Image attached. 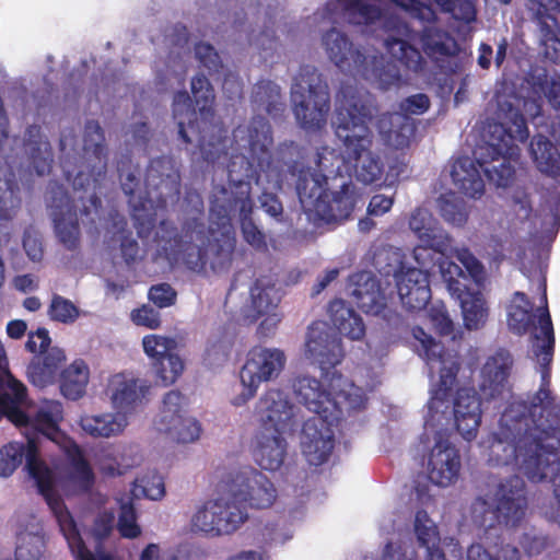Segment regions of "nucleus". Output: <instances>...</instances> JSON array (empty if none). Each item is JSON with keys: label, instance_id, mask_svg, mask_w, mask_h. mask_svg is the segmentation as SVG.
I'll return each instance as SVG.
<instances>
[{"label": "nucleus", "instance_id": "12", "mask_svg": "<svg viewBox=\"0 0 560 560\" xmlns=\"http://www.w3.org/2000/svg\"><path fill=\"white\" fill-rule=\"evenodd\" d=\"M412 335L418 341L416 347L419 354L425 358L430 369L432 390L424 427L425 430L433 431L448 421V392L454 385L458 364L455 354L444 352L443 348L422 328H413Z\"/></svg>", "mask_w": 560, "mask_h": 560}, {"label": "nucleus", "instance_id": "35", "mask_svg": "<svg viewBox=\"0 0 560 560\" xmlns=\"http://www.w3.org/2000/svg\"><path fill=\"white\" fill-rule=\"evenodd\" d=\"M350 293L358 307L365 313L380 314L387 302V293L371 272L362 271L350 278Z\"/></svg>", "mask_w": 560, "mask_h": 560}, {"label": "nucleus", "instance_id": "46", "mask_svg": "<svg viewBox=\"0 0 560 560\" xmlns=\"http://www.w3.org/2000/svg\"><path fill=\"white\" fill-rule=\"evenodd\" d=\"M415 532L420 545L427 549L425 560H445L444 553L438 548L440 538L436 526L423 511L416 514Z\"/></svg>", "mask_w": 560, "mask_h": 560}, {"label": "nucleus", "instance_id": "38", "mask_svg": "<svg viewBox=\"0 0 560 560\" xmlns=\"http://www.w3.org/2000/svg\"><path fill=\"white\" fill-rule=\"evenodd\" d=\"M479 165L469 158H460L454 162L451 176L454 184L465 195L477 198L483 194L485 184L480 176Z\"/></svg>", "mask_w": 560, "mask_h": 560}, {"label": "nucleus", "instance_id": "18", "mask_svg": "<svg viewBox=\"0 0 560 560\" xmlns=\"http://www.w3.org/2000/svg\"><path fill=\"white\" fill-rule=\"evenodd\" d=\"M248 520V511L228 486V493L206 501L192 514L190 530L206 537H220L237 532Z\"/></svg>", "mask_w": 560, "mask_h": 560}, {"label": "nucleus", "instance_id": "52", "mask_svg": "<svg viewBox=\"0 0 560 560\" xmlns=\"http://www.w3.org/2000/svg\"><path fill=\"white\" fill-rule=\"evenodd\" d=\"M45 550L44 537L38 534L24 533L18 538L13 560H39Z\"/></svg>", "mask_w": 560, "mask_h": 560}, {"label": "nucleus", "instance_id": "9", "mask_svg": "<svg viewBox=\"0 0 560 560\" xmlns=\"http://www.w3.org/2000/svg\"><path fill=\"white\" fill-rule=\"evenodd\" d=\"M191 94L185 90L178 91L173 97V116L177 120L179 138L185 143H191L186 124L188 128L198 135V144L202 159L208 163H215L222 156L228 154L226 136L217 137L213 140L206 141V137L201 135L197 121L198 108L203 119L212 118L214 115V90L209 79L205 74H197L191 79Z\"/></svg>", "mask_w": 560, "mask_h": 560}, {"label": "nucleus", "instance_id": "59", "mask_svg": "<svg viewBox=\"0 0 560 560\" xmlns=\"http://www.w3.org/2000/svg\"><path fill=\"white\" fill-rule=\"evenodd\" d=\"M428 316L433 327L441 335H451L453 332L454 323L443 304H433L429 310Z\"/></svg>", "mask_w": 560, "mask_h": 560}, {"label": "nucleus", "instance_id": "27", "mask_svg": "<svg viewBox=\"0 0 560 560\" xmlns=\"http://www.w3.org/2000/svg\"><path fill=\"white\" fill-rule=\"evenodd\" d=\"M145 354L152 360V368L163 386L173 384L184 371L183 360L173 351L176 341L159 335L145 336L142 340Z\"/></svg>", "mask_w": 560, "mask_h": 560}, {"label": "nucleus", "instance_id": "39", "mask_svg": "<svg viewBox=\"0 0 560 560\" xmlns=\"http://www.w3.org/2000/svg\"><path fill=\"white\" fill-rule=\"evenodd\" d=\"M272 131L269 121L261 116L254 117L248 126V147L252 159L259 166L269 163Z\"/></svg>", "mask_w": 560, "mask_h": 560}, {"label": "nucleus", "instance_id": "23", "mask_svg": "<svg viewBox=\"0 0 560 560\" xmlns=\"http://www.w3.org/2000/svg\"><path fill=\"white\" fill-rule=\"evenodd\" d=\"M186 397L178 390H170L163 399L162 409L154 421L159 432L177 443H191L199 439L200 423L184 416Z\"/></svg>", "mask_w": 560, "mask_h": 560}, {"label": "nucleus", "instance_id": "33", "mask_svg": "<svg viewBox=\"0 0 560 560\" xmlns=\"http://www.w3.org/2000/svg\"><path fill=\"white\" fill-rule=\"evenodd\" d=\"M149 389L150 386L139 384L138 380L118 373L109 378L106 393L117 412L126 417L142 402Z\"/></svg>", "mask_w": 560, "mask_h": 560}, {"label": "nucleus", "instance_id": "29", "mask_svg": "<svg viewBox=\"0 0 560 560\" xmlns=\"http://www.w3.org/2000/svg\"><path fill=\"white\" fill-rule=\"evenodd\" d=\"M400 11L420 22H431L435 13L433 4L444 12L452 13L456 20L470 23L475 20L476 11L469 0H389Z\"/></svg>", "mask_w": 560, "mask_h": 560}, {"label": "nucleus", "instance_id": "7", "mask_svg": "<svg viewBox=\"0 0 560 560\" xmlns=\"http://www.w3.org/2000/svg\"><path fill=\"white\" fill-rule=\"evenodd\" d=\"M183 220L178 229L171 220H161L154 243L167 260L182 259L187 269L201 273L209 262V226L205 223V203L196 189H186L182 203Z\"/></svg>", "mask_w": 560, "mask_h": 560}, {"label": "nucleus", "instance_id": "61", "mask_svg": "<svg viewBox=\"0 0 560 560\" xmlns=\"http://www.w3.org/2000/svg\"><path fill=\"white\" fill-rule=\"evenodd\" d=\"M115 514L113 511H104L100 513L93 523V536L102 541L109 537L114 528Z\"/></svg>", "mask_w": 560, "mask_h": 560}, {"label": "nucleus", "instance_id": "37", "mask_svg": "<svg viewBox=\"0 0 560 560\" xmlns=\"http://www.w3.org/2000/svg\"><path fill=\"white\" fill-rule=\"evenodd\" d=\"M20 206V187L15 174L0 158V220L13 219Z\"/></svg>", "mask_w": 560, "mask_h": 560}, {"label": "nucleus", "instance_id": "19", "mask_svg": "<svg viewBox=\"0 0 560 560\" xmlns=\"http://www.w3.org/2000/svg\"><path fill=\"white\" fill-rule=\"evenodd\" d=\"M258 420L254 458L264 470L280 469V389H268L255 407Z\"/></svg>", "mask_w": 560, "mask_h": 560}, {"label": "nucleus", "instance_id": "6", "mask_svg": "<svg viewBox=\"0 0 560 560\" xmlns=\"http://www.w3.org/2000/svg\"><path fill=\"white\" fill-rule=\"evenodd\" d=\"M542 290L541 303L534 312L533 305L523 292H515L506 306V318L509 328L523 335L530 327L534 328L533 353L541 366V388L533 402L532 417L539 416L535 425L540 422H549L551 419L560 417V406L556 404L555 397L547 389L549 385V371L547 366L552 360L553 353V328L550 315L547 308L546 284L541 282Z\"/></svg>", "mask_w": 560, "mask_h": 560}, {"label": "nucleus", "instance_id": "64", "mask_svg": "<svg viewBox=\"0 0 560 560\" xmlns=\"http://www.w3.org/2000/svg\"><path fill=\"white\" fill-rule=\"evenodd\" d=\"M120 253L128 265L133 264L138 258L139 244L138 241L131 236L130 232L121 236Z\"/></svg>", "mask_w": 560, "mask_h": 560}, {"label": "nucleus", "instance_id": "60", "mask_svg": "<svg viewBox=\"0 0 560 560\" xmlns=\"http://www.w3.org/2000/svg\"><path fill=\"white\" fill-rule=\"evenodd\" d=\"M277 85L269 80L257 82L253 89V102L258 106L266 108L268 113L272 110V98Z\"/></svg>", "mask_w": 560, "mask_h": 560}, {"label": "nucleus", "instance_id": "20", "mask_svg": "<svg viewBox=\"0 0 560 560\" xmlns=\"http://www.w3.org/2000/svg\"><path fill=\"white\" fill-rule=\"evenodd\" d=\"M495 512L487 510V503L478 500L472 506L475 521L481 526H492L495 516L500 523L514 527L525 517L526 498L524 482L518 477H513L498 487L495 492Z\"/></svg>", "mask_w": 560, "mask_h": 560}, {"label": "nucleus", "instance_id": "50", "mask_svg": "<svg viewBox=\"0 0 560 560\" xmlns=\"http://www.w3.org/2000/svg\"><path fill=\"white\" fill-rule=\"evenodd\" d=\"M387 51L392 57L402 62L408 69L419 71L422 67V56L404 37H390L384 42Z\"/></svg>", "mask_w": 560, "mask_h": 560}, {"label": "nucleus", "instance_id": "55", "mask_svg": "<svg viewBox=\"0 0 560 560\" xmlns=\"http://www.w3.org/2000/svg\"><path fill=\"white\" fill-rule=\"evenodd\" d=\"M195 56L200 65L209 71L210 75L220 73L223 69V62L219 52L210 44L197 43L195 45Z\"/></svg>", "mask_w": 560, "mask_h": 560}, {"label": "nucleus", "instance_id": "15", "mask_svg": "<svg viewBox=\"0 0 560 560\" xmlns=\"http://www.w3.org/2000/svg\"><path fill=\"white\" fill-rule=\"evenodd\" d=\"M325 178L307 173L298 183L300 202L310 220L327 223L347 219L353 210L355 199L349 186L340 192L324 189Z\"/></svg>", "mask_w": 560, "mask_h": 560}, {"label": "nucleus", "instance_id": "48", "mask_svg": "<svg viewBox=\"0 0 560 560\" xmlns=\"http://www.w3.org/2000/svg\"><path fill=\"white\" fill-rule=\"evenodd\" d=\"M67 457L71 467V480L78 485L82 491L89 492L94 486L95 476L90 463L84 456L83 451L78 444L73 443L67 450Z\"/></svg>", "mask_w": 560, "mask_h": 560}, {"label": "nucleus", "instance_id": "5", "mask_svg": "<svg viewBox=\"0 0 560 560\" xmlns=\"http://www.w3.org/2000/svg\"><path fill=\"white\" fill-rule=\"evenodd\" d=\"M117 172L124 194L132 209V219L138 235L148 237L155 226V215L144 213L147 203L164 208L168 202L178 200L180 194V173L174 161L159 156L150 161L144 178V194L141 191L140 170L133 166L131 159L122 158L117 163Z\"/></svg>", "mask_w": 560, "mask_h": 560}, {"label": "nucleus", "instance_id": "21", "mask_svg": "<svg viewBox=\"0 0 560 560\" xmlns=\"http://www.w3.org/2000/svg\"><path fill=\"white\" fill-rule=\"evenodd\" d=\"M50 343L49 331L44 327L31 331L25 342L27 351L37 353L27 365L26 374L30 383L38 388L54 384L66 361L65 351Z\"/></svg>", "mask_w": 560, "mask_h": 560}, {"label": "nucleus", "instance_id": "42", "mask_svg": "<svg viewBox=\"0 0 560 560\" xmlns=\"http://www.w3.org/2000/svg\"><path fill=\"white\" fill-rule=\"evenodd\" d=\"M327 9L330 12L341 11L342 19L355 25L370 24L381 18L378 8L365 4L360 0L330 1Z\"/></svg>", "mask_w": 560, "mask_h": 560}, {"label": "nucleus", "instance_id": "47", "mask_svg": "<svg viewBox=\"0 0 560 560\" xmlns=\"http://www.w3.org/2000/svg\"><path fill=\"white\" fill-rule=\"evenodd\" d=\"M529 152L540 172L550 175L558 173L560 154L546 137L541 135L534 137L530 141Z\"/></svg>", "mask_w": 560, "mask_h": 560}, {"label": "nucleus", "instance_id": "13", "mask_svg": "<svg viewBox=\"0 0 560 560\" xmlns=\"http://www.w3.org/2000/svg\"><path fill=\"white\" fill-rule=\"evenodd\" d=\"M38 445L34 438L24 442H10L0 448V476L9 477L26 460L28 475L35 480L38 492L44 497L49 508L60 517L66 518L69 512L59 513L63 502L54 488V478L49 467L38 457Z\"/></svg>", "mask_w": 560, "mask_h": 560}, {"label": "nucleus", "instance_id": "36", "mask_svg": "<svg viewBox=\"0 0 560 560\" xmlns=\"http://www.w3.org/2000/svg\"><path fill=\"white\" fill-rule=\"evenodd\" d=\"M28 168L38 176L48 175L52 167L54 154L50 143L43 139L39 126H28L24 141Z\"/></svg>", "mask_w": 560, "mask_h": 560}, {"label": "nucleus", "instance_id": "3", "mask_svg": "<svg viewBox=\"0 0 560 560\" xmlns=\"http://www.w3.org/2000/svg\"><path fill=\"white\" fill-rule=\"evenodd\" d=\"M252 176L253 163L244 155H235L228 165L229 188L222 186L213 192L209 211L211 241L208 253L212 254L210 265L214 271L228 269L232 264L236 237L231 214L236 211L244 241L256 250L265 252L268 248L265 234L252 218Z\"/></svg>", "mask_w": 560, "mask_h": 560}, {"label": "nucleus", "instance_id": "28", "mask_svg": "<svg viewBox=\"0 0 560 560\" xmlns=\"http://www.w3.org/2000/svg\"><path fill=\"white\" fill-rule=\"evenodd\" d=\"M513 360L505 350L486 358L479 372V390L485 400L504 397L510 392L509 377Z\"/></svg>", "mask_w": 560, "mask_h": 560}, {"label": "nucleus", "instance_id": "30", "mask_svg": "<svg viewBox=\"0 0 560 560\" xmlns=\"http://www.w3.org/2000/svg\"><path fill=\"white\" fill-rule=\"evenodd\" d=\"M306 355L320 369L325 370L339 364L343 358L340 340L324 322L314 323L306 340Z\"/></svg>", "mask_w": 560, "mask_h": 560}, {"label": "nucleus", "instance_id": "62", "mask_svg": "<svg viewBox=\"0 0 560 560\" xmlns=\"http://www.w3.org/2000/svg\"><path fill=\"white\" fill-rule=\"evenodd\" d=\"M132 320L136 325L144 326L150 329H156L161 325L160 313L147 305L132 312Z\"/></svg>", "mask_w": 560, "mask_h": 560}, {"label": "nucleus", "instance_id": "25", "mask_svg": "<svg viewBox=\"0 0 560 560\" xmlns=\"http://www.w3.org/2000/svg\"><path fill=\"white\" fill-rule=\"evenodd\" d=\"M280 304V288L278 280L271 276H260L250 288V310L248 317L256 322L264 317L258 327L261 337L273 335L280 322L278 307Z\"/></svg>", "mask_w": 560, "mask_h": 560}, {"label": "nucleus", "instance_id": "49", "mask_svg": "<svg viewBox=\"0 0 560 560\" xmlns=\"http://www.w3.org/2000/svg\"><path fill=\"white\" fill-rule=\"evenodd\" d=\"M60 413L61 410L58 404L52 405L50 408H40L32 417L30 428L48 440L58 442L62 436L58 424L61 419Z\"/></svg>", "mask_w": 560, "mask_h": 560}, {"label": "nucleus", "instance_id": "41", "mask_svg": "<svg viewBox=\"0 0 560 560\" xmlns=\"http://www.w3.org/2000/svg\"><path fill=\"white\" fill-rule=\"evenodd\" d=\"M378 130L386 144L400 149L408 145L413 128L406 116L393 114L380 118Z\"/></svg>", "mask_w": 560, "mask_h": 560}, {"label": "nucleus", "instance_id": "22", "mask_svg": "<svg viewBox=\"0 0 560 560\" xmlns=\"http://www.w3.org/2000/svg\"><path fill=\"white\" fill-rule=\"evenodd\" d=\"M440 275L452 296L460 302L464 325L472 330L482 327L489 315V310L480 292H468L462 282L464 271L454 261H440Z\"/></svg>", "mask_w": 560, "mask_h": 560}, {"label": "nucleus", "instance_id": "26", "mask_svg": "<svg viewBox=\"0 0 560 560\" xmlns=\"http://www.w3.org/2000/svg\"><path fill=\"white\" fill-rule=\"evenodd\" d=\"M228 486L232 494L246 508L267 509L277 498L273 483L262 472L252 467H244L237 471Z\"/></svg>", "mask_w": 560, "mask_h": 560}, {"label": "nucleus", "instance_id": "51", "mask_svg": "<svg viewBox=\"0 0 560 560\" xmlns=\"http://www.w3.org/2000/svg\"><path fill=\"white\" fill-rule=\"evenodd\" d=\"M47 315L52 322L72 325L80 317L81 311L71 300L54 293L47 308Z\"/></svg>", "mask_w": 560, "mask_h": 560}, {"label": "nucleus", "instance_id": "11", "mask_svg": "<svg viewBox=\"0 0 560 560\" xmlns=\"http://www.w3.org/2000/svg\"><path fill=\"white\" fill-rule=\"evenodd\" d=\"M527 81L526 86L513 102L498 100L500 112L504 114V121L494 126V132L508 137L510 140L524 141L528 136L524 116L535 118L540 114V98L544 94L553 107L560 108V75L550 78L545 70L538 69Z\"/></svg>", "mask_w": 560, "mask_h": 560}, {"label": "nucleus", "instance_id": "10", "mask_svg": "<svg viewBox=\"0 0 560 560\" xmlns=\"http://www.w3.org/2000/svg\"><path fill=\"white\" fill-rule=\"evenodd\" d=\"M409 228L421 242L413 248L412 258L422 268H432L440 261L456 257L476 283L485 280L482 264L466 247L454 248L451 236L444 232L432 214L422 208L416 209L409 219Z\"/></svg>", "mask_w": 560, "mask_h": 560}, {"label": "nucleus", "instance_id": "34", "mask_svg": "<svg viewBox=\"0 0 560 560\" xmlns=\"http://www.w3.org/2000/svg\"><path fill=\"white\" fill-rule=\"evenodd\" d=\"M453 418L463 439L470 441L476 438L481 421V404L474 389L458 390L453 402Z\"/></svg>", "mask_w": 560, "mask_h": 560}, {"label": "nucleus", "instance_id": "43", "mask_svg": "<svg viewBox=\"0 0 560 560\" xmlns=\"http://www.w3.org/2000/svg\"><path fill=\"white\" fill-rule=\"evenodd\" d=\"M59 527L75 560H114L109 553L97 552L94 555L86 548L71 515L67 514L66 518L60 517Z\"/></svg>", "mask_w": 560, "mask_h": 560}, {"label": "nucleus", "instance_id": "54", "mask_svg": "<svg viewBox=\"0 0 560 560\" xmlns=\"http://www.w3.org/2000/svg\"><path fill=\"white\" fill-rule=\"evenodd\" d=\"M21 404L22 402L12 400L11 395L8 393L0 394V412H2L16 427L28 428L31 425L32 417L20 408Z\"/></svg>", "mask_w": 560, "mask_h": 560}, {"label": "nucleus", "instance_id": "4", "mask_svg": "<svg viewBox=\"0 0 560 560\" xmlns=\"http://www.w3.org/2000/svg\"><path fill=\"white\" fill-rule=\"evenodd\" d=\"M293 390L299 400L315 413L303 425L302 453L311 465H320L332 452L335 424L343 411L364 406L365 392L337 373L326 374L322 381L299 378Z\"/></svg>", "mask_w": 560, "mask_h": 560}, {"label": "nucleus", "instance_id": "31", "mask_svg": "<svg viewBox=\"0 0 560 560\" xmlns=\"http://www.w3.org/2000/svg\"><path fill=\"white\" fill-rule=\"evenodd\" d=\"M428 476L439 487H450L459 476L460 457L457 450L442 436H438L428 460Z\"/></svg>", "mask_w": 560, "mask_h": 560}, {"label": "nucleus", "instance_id": "8", "mask_svg": "<svg viewBox=\"0 0 560 560\" xmlns=\"http://www.w3.org/2000/svg\"><path fill=\"white\" fill-rule=\"evenodd\" d=\"M368 120V109L357 96L345 92L337 96L336 135L342 141L348 159L354 161L358 179L365 184L377 180L383 173L380 159L371 151L372 135Z\"/></svg>", "mask_w": 560, "mask_h": 560}, {"label": "nucleus", "instance_id": "2", "mask_svg": "<svg viewBox=\"0 0 560 560\" xmlns=\"http://www.w3.org/2000/svg\"><path fill=\"white\" fill-rule=\"evenodd\" d=\"M492 466H506L523 472L530 481L550 478L558 503L549 517L560 525V417L528 428V419L514 421L513 410L505 411L497 433L483 442Z\"/></svg>", "mask_w": 560, "mask_h": 560}, {"label": "nucleus", "instance_id": "53", "mask_svg": "<svg viewBox=\"0 0 560 560\" xmlns=\"http://www.w3.org/2000/svg\"><path fill=\"white\" fill-rule=\"evenodd\" d=\"M117 528L121 537L133 539L141 534L137 523V512L132 502H122L119 508Z\"/></svg>", "mask_w": 560, "mask_h": 560}, {"label": "nucleus", "instance_id": "17", "mask_svg": "<svg viewBox=\"0 0 560 560\" xmlns=\"http://www.w3.org/2000/svg\"><path fill=\"white\" fill-rule=\"evenodd\" d=\"M291 98L294 114L306 130H319L327 121L329 94L327 84L313 68H303L295 77Z\"/></svg>", "mask_w": 560, "mask_h": 560}, {"label": "nucleus", "instance_id": "40", "mask_svg": "<svg viewBox=\"0 0 560 560\" xmlns=\"http://www.w3.org/2000/svg\"><path fill=\"white\" fill-rule=\"evenodd\" d=\"M89 366L81 360H74L59 374V387L61 394L71 400H77L85 394L89 383Z\"/></svg>", "mask_w": 560, "mask_h": 560}, {"label": "nucleus", "instance_id": "16", "mask_svg": "<svg viewBox=\"0 0 560 560\" xmlns=\"http://www.w3.org/2000/svg\"><path fill=\"white\" fill-rule=\"evenodd\" d=\"M325 45L331 61L343 71L360 74L381 89H388L399 81L395 65H385L384 57L378 58L372 50L364 54L352 50L349 37H327Z\"/></svg>", "mask_w": 560, "mask_h": 560}, {"label": "nucleus", "instance_id": "14", "mask_svg": "<svg viewBox=\"0 0 560 560\" xmlns=\"http://www.w3.org/2000/svg\"><path fill=\"white\" fill-rule=\"evenodd\" d=\"M376 264L385 276H393L395 288L402 307L409 312L423 310L431 299V289L427 270L409 266L398 248L382 250Z\"/></svg>", "mask_w": 560, "mask_h": 560}, {"label": "nucleus", "instance_id": "44", "mask_svg": "<svg viewBox=\"0 0 560 560\" xmlns=\"http://www.w3.org/2000/svg\"><path fill=\"white\" fill-rule=\"evenodd\" d=\"M331 322L338 331L353 340L360 339L365 331L362 319L341 300L334 301L329 307Z\"/></svg>", "mask_w": 560, "mask_h": 560}, {"label": "nucleus", "instance_id": "63", "mask_svg": "<svg viewBox=\"0 0 560 560\" xmlns=\"http://www.w3.org/2000/svg\"><path fill=\"white\" fill-rule=\"evenodd\" d=\"M378 560H415V551L410 547L388 544Z\"/></svg>", "mask_w": 560, "mask_h": 560}, {"label": "nucleus", "instance_id": "58", "mask_svg": "<svg viewBox=\"0 0 560 560\" xmlns=\"http://www.w3.org/2000/svg\"><path fill=\"white\" fill-rule=\"evenodd\" d=\"M148 295L149 300L160 308L174 305L177 298L176 291L165 282L152 285Z\"/></svg>", "mask_w": 560, "mask_h": 560}, {"label": "nucleus", "instance_id": "1", "mask_svg": "<svg viewBox=\"0 0 560 560\" xmlns=\"http://www.w3.org/2000/svg\"><path fill=\"white\" fill-rule=\"evenodd\" d=\"M59 144L60 164L67 182L72 183L74 190L85 194L91 191L88 198L80 196V208L67 188L56 180L49 182L45 192V201L60 243L67 249L74 250L80 244L79 221L90 230H96V222L101 219L103 206L98 192L107 173V148L104 130L94 119L85 122L82 154L70 156L67 152L70 144L67 137H61Z\"/></svg>", "mask_w": 560, "mask_h": 560}, {"label": "nucleus", "instance_id": "32", "mask_svg": "<svg viewBox=\"0 0 560 560\" xmlns=\"http://www.w3.org/2000/svg\"><path fill=\"white\" fill-rule=\"evenodd\" d=\"M513 141L498 133V138H493L489 142V148L500 158H492L491 165H487V162L479 164L489 180L498 187H508L513 180L514 166L512 162H515L520 154V150L513 144Z\"/></svg>", "mask_w": 560, "mask_h": 560}, {"label": "nucleus", "instance_id": "45", "mask_svg": "<svg viewBox=\"0 0 560 560\" xmlns=\"http://www.w3.org/2000/svg\"><path fill=\"white\" fill-rule=\"evenodd\" d=\"M127 425L124 415L105 413L100 416L84 417L81 420L82 429L94 438H109L120 433Z\"/></svg>", "mask_w": 560, "mask_h": 560}, {"label": "nucleus", "instance_id": "56", "mask_svg": "<svg viewBox=\"0 0 560 560\" xmlns=\"http://www.w3.org/2000/svg\"><path fill=\"white\" fill-rule=\"evenodd\" d=\"M138 489L142 494L151 500H159L165 494V487L161 476L152 475L145 476L135 481L133 493L138 495Z\"/></svg>", "mask_w": 560, "mask_h": 560}, {"label": "nucleus", "instance_id": "24", "mask_svg": "<svg viewBox=\"0 0 560 560\" xmlns=\"http://www.w3.org/2000/svg\"><path fill=\"white\" fill-rule=\"evenodd\" d=\"M277 365H280L279 349L253 348L240 372L243 390L233 398L232 404L238 407L252 399L256 395L259 385L270 380Z\"/></svg>", "mask_w": 560, "mask_h": 560}, {"label": "nucleus", "instance_id": "57", "mask_svg": "<svg viewBox=\"0 0 560 560\" xmlns=\"http://www.w3.org/2000/svg\"><path fill=\"white\" fill-rule=\"evenodd\" d=\"M440 210L442 217L454 225H463L467 221L468 212L466 207L453 198H442L440 200Z\"/></svg>", "mask_w": 560, "mask_h": 560}]
</instances>
